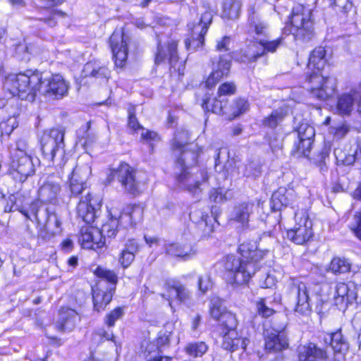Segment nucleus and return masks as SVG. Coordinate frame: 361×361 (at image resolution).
I'll use <instances>...</instances> for the list:
<instances>
[{
  "instance_id": "nucleus-1",
  "label": "nucleus",
  "mask_w": 361,
  "mask_h": 361,
  "mask_svg": "<svg viewBox=\"0 0 361 361\" xmlns=\"http://www.w3.org/2000/svg\"><path fill=\"white\" fill-rule=\"evenodd\" d=\"M4 87L13 96L33 101L37 92L50 99H61L68 92V85L61 75H43L37 70L7 76Z\"/></svg>"
},
{
  "instance_id": "nucleus-2",
  "label": "nucleus",
  "mask_w": 361,
  "mask_h": 361,
  "mask_svg": "<svg viewBox=\"0 0 361 361\" xmlns=\"http://www.w3.org/2000/svg\"><path fill=\"white\" fill-rule=\"evenodd\" d=\"M241 258L228 255L224 262V268L228 280L232 283L243 285L247 283L255 274L257 262L262 259L269 252L264 245L257 244V241L245 242L238 247Z\"/></svg>"
},
{
  "instance_id": "nucleus-3",
  "label": "nucleus",
  "mask_w": 361,
  "mask_h": 361,
  "mask_svg": "<svg viewBox=\"0 0 361 361\" xmlns=\"http://www.w3.org/2000/svg\"><path fill=\"white\" fill-rule=\"evenodd\" d=\"M209 312L211 317L219 322L223 334V348L230 351H235L239 348L245 350L246 339L238 337L235 331L238 325L236 317L226 310L219 298H213L211 300Z\"/></svg>"
},
{
  "instance_id": "nucleus-4",
  "label": "nucleus",
  "mask_w": 361,
  "mask_h": 361,
  "mask_svg": "<svg viewBox=\"0 0 361 361\" xmlns=\"http://www.w3.org/2000/svg\"><path fill=\"white\" fill-rule=\"evenodd\" d=\"M326 50L323 47H316L311 53L309 58V68L315 69L308 78V89L311 96L319 100H326L335 92L336 85L334 79L324 77L319 73L326 63Z\"/></svg>"
},
{
  "instance_id": "nucleus-5",
  "label": "nucleus",
  "mask_w": 361,
  "mask_h": 361,
  "mask_svg": "<svg viewBox=\"0 0 361 361\" xmlns=\"http://www.w3.org/2000/svg\"><path fill=\"white\" fill-rule=\"evenodd\" d=\"M283 33L293 35L296 42L310 41L314 36L312 10L302 4L295 5L284 27Z\"/></svg>"
},
{
  "instance_id": "nucleus-6",
  "label": "nucleus",
  "mask_w": 361,
  "mask_h": 361,
  "mask_svg": "<svg viewBox=\"0 0 361 361\" xmlns=\"http://www.w3.org/2000/svg\"><path fill=\"white\" fill-rule=\"evenodd\" d=\"M64 131L58 128H53L44 132L41 138V149L45 159L54 161L59 157L61 159L57 164L63 169L67 162L64 152Z\"/></svg>"
},
{
  "instance_id": "nucleus-7",
  "label": "nucleus",
  "mask_w": 361,
  "mask_h": 361,
  "mask_svg": "<svg viewBox=\"0 0 361 361\" xmlns=\"http://www.w3.org/2000/svg\"><path fill=\"white\" fill-rule=\"evenodd\" d=\"M66 165L71 171L68 176L70 192L72 195H78L87 188V182L92 174L90 159L87 155L82 157L75 165L67 159Z\"/></svg>"
},
{
  "instance_id": "nucleus-8",
  "label": "nucleus",
  "mask_w": 361,
  "mask_h": 361,
  "mask_svg": "<svg viewBox=\"0 0 361 361\" xmlns=\"http://www.w3.org/2000/svg\"><path fill=\"white\" fill-rule=\"evenodd\" d=\"M20 212L31 221H35L37 224L44 228L51 235H55L61 232V221L54 212L45 208L38 201L33 202L30 209H20Z\"/></svg>"
},
{
  "instance_id": "nucleus-9",
  "label": "nucleus",
  "mask_w": 361,
  "mask_h": 361,
  "mask_svg": "<svg viewBox=\"0 0 361 361\" xmlns=\"http://www.w3.org/2000/svg\"><path fill=\"white\" fill-rule=\"evenodd\" d=\"M208 180L205 170L187 169L177 170L176 180L177 185L197 197L202 191V186Z\"/></svg>"
},
{
  "instance_id": "nucleus-10",
  "label": "nucleus",
  "mask_w": 361,
  "mask_h": 361,
  "mask_svg": "<svg viewBox=\"0 0 361 361\" xmlns=\"http://www.w3.org/2000/svg\"><path fill=\"white\" fill-rule=\"evenodd\" d=\"M200 17L197 22L193 23L190 27V38L185 41V47L188 50L195 51L204 44V35L212 22L213 12L209 8L202 6L200 11Z\"/></svg>"
},
{
  "instance_id": "nucleus-11",
  "label": "nucleus",
  "mask_w": 361,
  "mask_h": 361,
  "mask_svg": "<svg viewBox=\"0 0 361 361\" xmlns=\"http://www.w3.org/2000/svg\"><path fill=\"white\" fill-rule=\"evenodd\" d=\"M177 47L178 42L174 39L169 40L164 45L159 44L154 61L157 65L168 61L171 72H177L181 76L184 75L185 61H179Z\"/></svg>"
},
{
  "instance_id": "nucleus-12",
  "label": "nucleus",
  "mask_w": 361,
  "mask_h": 361,
  "mask_svg": "<svg viewBox=\"0 0 361 361\" xmlns=\"http://www.w3.org/2000/svg\"><path fill=\"white\" fill-rule=\"evenodd\" d=\"M295 224L287 231L286 237L297 245H303L313 235L312 222L305 211L295 212Z\"/></svg>"
},
{
  "instance_id": "nucleus-13",
  "label": "nucleus",
  "mask_w": 361,
  "mask_h": 361,
  "mask_svg": "<svg viewBox=\"0 0 361 361\" xmlns=\"http://www.w3.org/2000/svg\"><path fill=\"white\" fill-rule=\"evenodd\" d=\"M288 294L295 300L294 311L301 316H308L312 312L306 283L298 279H291L288 285Z\"/></svg>"
},
{
  "instance_id": "nucleus-14",
  "label": "nucleus",
  "mask_w": 361,
  "mask_h": 361,
  "mask_svg": "<svg viewBox=\"0 0 361 361\" xmlns=\"http://www.w3.org/2000/svg\"><path fill=\"white\" fill-rule=\"evenodd\" d=\"M111 176L116 179L126 192L135 195L140 192L141 182L137 176L136 171L126 163H121L114 169Z\"/></svg>"
},
{
  "instance_id": "nucleus-15",
  "label": "nucleus",
  "mask_w": 361,
  "mask_h": 361,
  "mask_svg": "<svg viewBox=\"0 0 361 361\" xmlns=\"http://www.w3.org/2000/svg\"><path fill=\"white\" fill-rule=\"evenodd\" d=\"M228 152L226 149H219V152L215 158V166L217 168L221 164H224V161L226 162L224 165V169L228 175L234 176L242 174L243 176L250 177L257 176L259 171L257 169L255 164L250 162L247 164H240L237 166V170L235 171L232 168L233 164L235 162L233 160H228Z\"/></svg>"
},
{
  "instance_id": "nucleus-16",
  "label": "nucleus",
  "mask_w": 361,
  "mask_h": 361,
  "mask_svg": "<svg viewBox=\"0 0 361 361\" xmlns=\"http://www.w3.org/2000/svg\"><path fill=\"white\" fill-rule=\"evenodd\" d=\"M11 173L16 180L23 183L35 173L32 156L11 155Z\"/></svg>"
},
{
  "instance_id": "nucleus-17",
  "label": "nucleus",
  "mask_w": 361,
  "mask_h": 361,
  "mask_svg": "<svg viewBox=\"0 0 361 361\" xmlns=\"http://www.w3.org/2000/svg\"><path fill=\"white\" fill-rule=\"evenodd\" d=\"M286 324H282L277 326L273 324V328L270 332L265 335V349L269 353L279 352L288 348V341L284 331Z\"/></svg>"
},
{
  "instance_id": "nucleus-18",
  "label": "nucleus",
  "mask_w": 361,
  "mask_h": 361,
  "mask_svg": "<svg viewBox=\"0 0 361 361\" xmlns=\"http://www.w3.org/2000/svg\"><path fill=\"white\" fill-rule=\"evenodd\" d=\"M232 57L229 54L219 56L216 62L213 61V71L206 80L205 85L208 88H212L224 77L228 76Z\"/></svg>"
},
{
  "instance_id": "nucleus-19",
  "label": "nucleus",
  "mask_w": 361,
  "mask_h": 361,
  "mask_svg": "<svg viewBox=\"0 0 361 361\" xmlns=\"http://www.w3.org/2000/svg\"><path fill=\"white\" fill-rule=\"evenodd\" d=\"M110 43L116 66L123 67L128 57L127 37L123 32H114Z\"/></svg>"
},
{
  "instance_id": "nucleus-20",
  "label": "nucleus",
  "mask_w": 361,
  "mask_h": 361,
  "mask_svg": "<svg viewBox=\"0 0 361 361\" xmlns=\"http://www.w3.org/2000/svg\"><path fill=\"white\" fill-rule=\"evenodd\" d=\"M176 159V170L192 169L191 167L196 164L200 154V150L197 145L191 144L189 146L180 149V154L177 152H173Z\"/></svg>"
},
{
  "instance_id": "nucleus-21",
  "label": "nucleus",
  "mask_w": 361,
  "mask_h": 361,
  "mask_svg": "<svg viewBox=\"0 0 361 361\" xmlns=\"http://www.w3.org/2000/svg\"><path fill=\"white\" fill-rule=\"evenodd\" d=\"M78 241L85 249L97 250L102 247L105 244L100 230L94 227L82 228Z\"/></svg>"
},
{
  "instance_id": "nucleus-22",
  "label": "nucleus",
  "mask_w": 361,
  "mask_h": 361,
  "mask_svg": "<svg viewBox=\"0 0 361 361\" xmlns=\"http://www.w3.org/2000/svg\"><path fill=\"white\" fill-rule=\"evenodd\" d=\"M97 207H99L98 200L92 198L90 193L88 192L78 204L77 215L84 222L90 224L94 221L96 218Z\"/></svg>"
},
{
  "instance_id": "nucleus-23",
  "label": "nucleus",
  "mask_w": 361,
  "mask_h": 361,
  "mask_svg": "<svg viewBox=\"0 0 361 361\" xmlns=\"http://www.w3.org/2000/svg\"><path fill=\"white\" fill-rule=\"evenodd\" d=\"M114 290L113 288L104 287L102 281H99L92 287L94 309L97 312L103 310L111 301Z\"/></svg>"
},
{
  "instance_id": "nucleus-24",
  "label": "nucleus",
  "mask_w": 361,
  "mask_h": 361,
  "mask_svg": "<svg viewBox=\"0 0 361 361\" xmlns=\"http://www.w3.org/2000/svg\"><path fill=\"white\" fill-rule=\"evenodd\" d=\"M297 199L295 191L291 188L280 187L271 197V208L274 211L281 210L282 207H293Z\"/></svg>"
},
{
  "instance_id": "nucleus-25",
  "label": "nucleus",
  "mask_w": 361,
  "mask_h": 361,
  "mask_svg": "<svg viewBox=\"0 0 361 361\" xmlns=\"http://www.w3.org/2000/svg\"><path fill=\"white\" fill-rule=\"evenodd\" d=\"M60 192V183L54 180L52 177H49L39 188L38 195L41 202L55 204L58 202Z\"/></svg>"
},
{
  "instance_id": "nucleus-26",
  "label": "nucleus",
  "mask_w": 361,
  "mask_h": 361,
  "mask_svg": "<svg viewBox=\"0 0 361 361\" xmlns=\"http://www.w3.org/2000/svg\"><path fill=\"white\" fill-rule=\"evenodd\" d=\"M79 320L78 313L73 309L63 308L59 311L56 326L61 331H71Z\"/></svg>"
},
{
  "instance_id": "nucleus-27",
  "label": "nucleus",
  "mask_w": 361,
  "mask_h": 361,
  "mask_svg": "<svg viewBox=\"0 0 361 361\" xmlns=\"http://www.w3.org/2000/svg\"><path fill=\"white\" fill-rule=\"evenodd\" d=\"M165 250L167 255L185 261L190 259L196 254L192 246L187 243H169L165 245Z\"/></svg>"
},
{
  "instance_id": "nucleus-28",
  "label": "nucleus",
  "mask_w": 361,
  "mask_h": 361,
  "mask_svg": "<svg viewBox=\"0 0 361 361\" xmlns=\"http://www.w3.org/2000/svg\"><path fill=\"white\" fill-rule=\"evenodd\" d=\"M300 361H324L326 357V352L314 343L301 346L299 348Z\"/></svg>"
},
{
  "instance_id": "nucleus-29",
  "label": "nucleus",
  "mask_w": 361,
  "mask_h": 361,
  "mask_svg": "<svg viewBox=\"0 0 361 361\" xmlns=\"http://www.w3.org/2000/svg\"><path fill=\"white\" fill-rule=\"evenodd\" d=\"M142 209L139 206H128L121 212L117 219L120 226H133L142 217Z\"/></svg>"
},
{
  "instance_id": "nucleus-30",
  "label": "nucleus",
  "mask_w": 361,
  "mask_h": 361,
  "mask_svg": "<svg viewBox=\"0 0 361 361\" xmlns=\"http://www.w3.org/2000/svg\"><path fill=\"white\" fill-rule=\"evenodd\" d=\"M140 247L135 239H128L124 245V247L119 255L118 262L121 266L126 269L135 259V256L139 252Z\"/></svg>"
},
{
  "instance_id": "nucleus-31",
  "label": "nucleus",
  "mask_w": 361,
  "mask_h": 361,
  "mask_svg": "<svg viewBox=\"0 0 361 361\" xmlns=\"http://www.w3.org/2000/svg\"><path fill=\"white\" fill-rule=\"evenodd\" d=\"M248 25L251 30L257 35H266L268 31V24L263 20L254 6H250L247 11Z\"/></svg>"
},
{
  "instance_id": "nucleus-32",
  "label": "nucleus",
  "mask_w": 361,
  "mask_h": 361,
  "mask_svg": "<svg viewBox=\"0 0 361 361\" xmlns=\"http://www.w3.org/2000/svg\"><path fill=\"white\" fill-rule=\"evenodd\" d=\"M262 56L263 50L261 49L259 41H250L245 48L241 49L238 59L243 63H250Z\"/></svg>"
},
{
  "instance_id": "nucleus-33",
  "label": "nucleus",
  "mask_w": 361,
  "mask_h": 361,
  "mask_svg": "<svg viewBox=\"0 0 361 361\" xmlns=\"http://www.w3.org/2000/svg\"><path fill=\"white\" fill-rule=\"evenodd\" d=\"M164 288L170 292L173 290L176 292V298L180 302H185L191 298L190 291L185 285L176 279H166L163 284Z\"/></svg>"
},
{
  "instance_id": "nucleus-34",
  "label": "nucleus",
  "mask_w": 361,
  "mask_h": 361,
  "mask_svg": "<svg viewBox=\"0 0 361 361\" xmlns=\"http://www.w3.org/2000/svg\"><path fill=\"white\" fill-rule=\"evenodd\" d=\"M227 99L225 98L216 97L211 99H204L202 106L204 109L212 111L216 114L226 115L228 117V106H227Z\"/></svg>"
},
{
  "instance_id": "nucleus-35",
  "label": "nucleus",
  "mask_w": 361,
  "mask_h": 361,
  "mask_svg": "<svg viewBox=\"0 0 361 361\" xmlns=\"http://www.w3.org/2000/svg\"><path fill=\"white\" fill-rule=\"evenodd\" d=\"M253 209L254 204L252 202L240 203L234 208L232 219L245 226L248 224L249 218L253 212Z\"/></svg>"
},
{
  "instance_id": "nucleus-36",
  "label": "nucleus",
  "mask_w": 361,
  "mask_h": 361,
  "mask_svg": "<svg viewBox=\"0 0 361 361\" xmlns=\"http://www.w3.org/2000/svg\"><path fill=\"white\" fill-rule=\"evenodd\" d=\"M336 305L352 303L356 300L353 290L345 283H338L336 286L334 295Z\"/></svg>"
},
{
  "instance_id": "nucleus-37",
  "label": "nucleus",
  "mask_w": 361,
  "mask_h": 361,
  "mask_svg": "<svg viewBox=\"0 0 361 361\" xmlns=\"http://www.w3.org/2000/svg\"><path fill=\"white\" fill-rule=\"evenodd\" d=\"M83 76L91 77L96 79H105L109 78L110 72L106 66H101L96 63H87L83 68Z\"/></svg>"
},
{
  "instance_id": "nucleus-38",
  "label": "nucleus",
  "mask_w": 361,
  "mask_h": 361,
  "mask_svg": "<svg viewBox=\"0 0 361 361\" xmlns=\"http://www.w3.org/2000/svg\"><path fill=\"white\" fill-rule=\"evenodd\" d=\"M355 97L351 94L341 95L337 102V112L342 116H349L354 108Z\"/></svg>"
},
{
  "instance_id": "nucleus-39",
  "label": "nucleus",
  "mask_w": 361,
  "mask_h": 361,
  "mask_svg": "<svg viewBox=\"0 0 361 361\" xmlns=\"http://www.w3.org/2000/svg\"><path fill=\"white\" fill-rule=\"evenodd\" d=\"M95 275L104 282V287L116 288L118 276L114 271L98 267L94 271Z\"/></svg>"
},
{
  "instance_id": "nucleus-40",
  "label": "nucleus",
  "mask_w": 361,
  "mask_h": 361,
  "mask_svg": "<svg viewBox=\"0 0 361 361\" xmlns=\"http://www.w3.org/2000/svg\"><path fill=\"white\" fill-rule=\"evenodd\" d=\"M111 217L109 219L102 225L100 232L105 239V236L109 238L114 237L118 231V220L117 219V212L116 211H111Z\"/></svg>"
},
{
  "instance_id": "nucleus-41",
  "label": "nucleus",
  "mask_w": 361,
  "mask_h": 361,
  "mask_svg": "<svg viewBox=\"0 0 361 361\" xmlns=\"http://www.w3.org/2000/svg\"><path fill=\"white\" fill-rule=\"evenodd\" d=\"M189 139L190 136L188 130L183 128L178 130L171 142L173 152H177L180 154V149H183L190 145Z\"/></svg>"
},
{
  "instance_id": "nucleus-42",
  "label": "nucleus",
  "mask_w": 361,
  "mask_h": 361,
  "mask_svg": "<svg viewBox=\"0 0 361 361\" xmlns=\"http://www.w3.org/2000/svg\"><path fill=\"white\" fill-rule=\"evenodd\" d=\"M241 2L239 0H225L223 6V16L229 19H237L241 11Z\"/></svg>"
},
{
  "instance_id": "nucleus-43",
  "label": "nucleus",
  "mask_w": 361,
  "mask_h": 361,
  "mask_svg": "<svg viewBox=\"0 0 361 361\" xmlns=\"http://www.w3.org/2000/svg\"><path fill=\"white\" fill-rule=\"evenodd\" d=\"M250 107L247 100L239 98L233 101L231 106H228V119L231 120L248 111Z\"/></svg>"
},
{
  "instance_id": "nucleus-44",
  "label": "nucleus",
  "mask_w": 361,
  "mask_h": 361,
  "mask_svg": "<svg viewBox=\"0 0 361 361\" xmlns=\"http://www.w3.org/2000/svg\"><path fill=\"white\" fill-rule=\"evenodd\" d=\"M351 263L344 257H334L329 264V270L334 274H344L350 271Z\"/></svg>"
},
{
  "instance_id": "nucleus-45",
  "label": "nucleus",
  "mask_w": 361,
  "mask_h": 361,
  "mask_svg": "<svg viewBox=\"0 0 361 361\" xmlns=\"http://www.w3.org/2000/svg\"><path fill=\"white\" fill-rule=\"evenodd\" d=\"M287 115V111L280 108L274 110L271 114L263 121V125L266 127L275 128L279 125Z\"/></svg>"
},
{
  "instance_id": "nucleus-46",
  "label": "nucleus",
  "mask_w": 361,
  "mask_h": 361,
  "mask_svg": "<svg viewBox=\"0 0 361 361\" xmlns=\"http://www.w3.org/2000/svg\"><path fill=\"white\" fill-rule=\"evenodd\" d=\"M186 353L192 357H202L208 350V345L203 341L189 343L185 348Z\"/></svg>"
},
{
  "instance_id": "nucleus-47",
  "label": "nucleus",
  "mask_w": 361,
  "mask_h": 361,
  "mask_svg": "<svg viewBox=\"0 0 361 361\" xmlns=\"http://www.w3.org/2000/svg\"><path fill=\"white\" fill-rule=\"evenodd\" d=\"M298 139L305 140L306 145H312L315 135L314 129L307 123H302L297 130Z\"/></svg>"
},
{
  "instance_id": "nucleus-48",
  "label": "nucleus",
  "mask_w": 361,
  "mask_h": 361,
  "mask_svg": "<svg viewBox=\"0 0 361 361\" xmlns=\"http://www.w3.org/2000/svg\"><path fill=\"white\" fill-rule=\"evenodd\" d=\"M199 207L200 204L192 207L190 213V220L195 224L207 225V218L209 217L207 214L208 208H207L206 211H204L202 208Z\"/></svg>"
},
{
  "instance_id": "nucleus-49",
  "label": "nucleus",
  "mask_w": 361,
  "mask_h": 361,
  "mask_svg": "<svg viewBox=\"0 0 361 361\" xmlns=\"http://www.w3.org/2000/svg\"><path fill=\"white\" fill-rule=\"evenodd\" d=\"M312 145H306L305 140L298 139V141L295 142L291 153L296 157H308Z\"/></svg>"
},
{
  "instance_id": "nucleus-50",
  "label": "nucleus",
  "mask_w": 361,
  "mask_h": 361,
  "mask_svg": "<svg viewBox=\"0 0 361 361\" xmlns=\"http://www.w3.org/2000/svg\"><path fill=\"white\" fill-rule=\"evenodd\" d=\"M36 47L33 45L24 46L19 45L16 48V55L21 61H29L30 60V56L34 55L36 52Z\"/></svg>"
},
{
  "instance_id": "nucleus-51",
  "label": "nucleus",
  "mask_w": 361,
  "mask_h": 361,
  "mask_svg": "<svg viewBox=\"0 0 361 361\" xmlns=\"http://www.w3.org/2000/svg\"><path fill=\"white\" fill-rule=\"evenodd\" d=\"M12 155L27 156L32 155V149L30 148L28 140L25 138H20L16 142V148Z\"/></svg>"
},
{
  "instance_id": "nucleus-52",
  "label": "nucleus",
  "mask_w": 361,
  "mask_h": 361,
  "mask_svg": "<svg viewBox=\"0 0 361 361\" xmlns=\"http://www.w3.org/2000/svg\"><path fill=\"white\" fill-rule=\"evenodd\" d=\"M124 314V307H118L106 315L104 323L109 327L114 326L116 322L121 319Z\"/></svg>"
},
{
  "instance_id": "nucleus-53",
  "label": "nucleus",
  "mask_w": 361,
  "mask_h": 361,
  "mask_svg": "<svg viewBox=\"0 0 361 361\" xmlns=\"http://www.w3.org/2000/svg\"><path fill=\"white\" fill-rule=\"evenodd\" d=\"M212 286L213 283L209 274L205 273L198 276L197 286L202 293L205 294L212 288Z\"/></svg>"
},
{
  "instance_id": "nucleus-54",
  "label": "nucleus",
  "mask_w": 361,
  "mask_h": 361,
  "mask_svg": "<svg viewBox=\"0 0 361 361\" xmlns=\"http://www.w3.org/2000/svg\"><path fill=\"white\" fill-rule=\"evenodd\" d=\"M282 42V38H279L277 39L269 41L261 39L259 40V43L261 45V49L263 50V55H264L267 52H274L277 49V48L281 45Z\"/></svg>"
},
{
  "instance_id": "nucleus-55",
  "label": "nucleus",
  "mask_w": 361,
  "mask_h": 361,
  "mask_svg": "<svg viewBox=\"0 0 361 361\" xmlns=\"http://www.w3.org/2000/svg\"><path fill=\"white\" fill-rule=\"evenodd\" d=\"M18 127V122L16 118H9L6 121H3L0 123V131L1 135L9 136L15 128Z\"/></svg>"
},
{
  "instance_id": "nucleus-56",
  "label": "nucleus",
  "mask_w": 361,
  "mask_h": 361,
  "mask_svg": "<svg viewBox=\"0 0 361 361\" xmlns=\"http://www.w3.org/2000/svg\"><path fill=\"white\" fill-rule=\"evenodd\" d=\"M236 86L234 82H224L219 86L217 95L219 96V98H225L226 96L234 94Z\"/></svg>"
},
{
  "instance_id": "nucleus-57",
  "label": "nucleus",
  "mask_w": 361,
  "mask_h": 361,
  "mask_svg": "<svg viewBox=\"0 0 361 361\" xmlns=\"http://www.w3.org/2000/svg\"><path fill=\"white\" fill-rule=\"evenodd\" d=\"M257 307L259 314L263 317H269L275 312L273 307L267 306L266 298H260L257 303Z\"/></svg>"
},
{
  "instance_id": "nucleus-58",
  "label": "nucleus",
  "mask_w": 361,
  "mask_h": 361,
  "mask_svg": "<svg viewBox=\"0 0 361 361\" xmlns=\"http://www.w3.org/2000/svg\"><path fill=\"white\" fill-rule=\"evenodd\" d=\"M330 6L334 7L336 11L347 13L352 8L349 0H329Z\"/></svg>"
},
{
  "instance_id": "nucleus-59",
  "label": "nucleus",
  "mask_w": 361,
  "mask_h": 361,
  "mask_svg": "<svg viewBox=\"0 0 361 361\" xmlns=\"http://www.w3.org/2000/svg\"><path fill=\"white\" fill-rule=\"evenodd\" d=\"M135 108L132 107L128 110V127L133 130L135 132L141 130L144 128L138 122L136 116H135Z\"/></svg>"
},
{
  "instance_id": "nucleus-60",
  "label": "nucleus",
  "mask_w": 361,
  "mask_h": 361,
  "mask_svg": "<svg viewBox=\"0 0 361 361\" xmlns=\"http://www.w3.org/2000/svg\"><path fill=\"white\" fill-rule=\"evenodd\" d=\"M351 230L355 236L361 240V213L356 212L354 215V224L352 225Z\"/></svg>"
},
{
  "instance_id": "nucleus-61",
  "label": "nucleus",
  "mask_w": 361,
  "mask_h": 361,
  "mask_svg": "<svg viewBox=\"0 0 361 361\" xmlns=\"http://www.w3.org/2000/svg\"><path fill=\"white\" fill-rule=\"evenodd\" d=\"M231 38L228 36H224L220 40L217 41L216 49L219 51H227L230 49Z\"/></svg>"
},
{
  "instance_id": "nucleus-62",
  "label": "nucleus",
  "mask_w": 361,
  "mask_h": 361,
  "mask_svg": "<svg viewBox=\"0 0 361 361\" xmlns=\"http://www.w3.org/2000/svg\"><path fill=\"white\" fill-rule=\"evenodd\" d=\"M348 131L349 128L345 124H342L339 126L331 128V133H333L334 135L338 138L344 137Z\"/></svg>"
},
{
  "instance_id": "nucleus-63",
  "label": "nucleus",
  "mask_w": 361,
  "mask_h": 361,
  "mask_svg": "<svg viewBox=\"0 0 361 361\" xmlns=\"http://www.w3.org/2000/svg\"><path fill=\"white\" fill-rule=\"evenodd\" d=\"M341 151L339 149H336L334 150V154L336 158V159L339 161L343 162L344 164H350L353 163L355 161V157L354 155L349 156L346 158H343V156L341 154Z\"/></svg>"
},
{
  "instance_id": "nucleus-64",
  "label": "nucleus",
  "mask_w": 361,
  "mask_h": 361,
  "mask_svg": "<svg viewBox=\"0 0 361 361\" xmlns=\"http://www.w3.org/2000/svg\"><path fill=\"white\" fill-rule=\"evenodd\" d=\"M35 4L41 7L51 8L60 4L59 0H35Z\"/></svg>"
}]
</instances>
